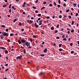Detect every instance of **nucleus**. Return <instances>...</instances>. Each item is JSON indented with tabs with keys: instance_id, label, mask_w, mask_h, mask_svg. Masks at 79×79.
I'll list each match as a JSON object with an SVG mask.
<instances>
[{
	"instance_id": "57",
	"label": "nucleus",
	"mask_w": 79,
	"mask_h": 79,
	"mask_svg": "<svg viewBox=\"0 0 79 79\" xmlns=\"http://www.w3.org/2000/svg\"><path fill=\"white\" fill-rule=\"evenodd\" d=\"M7 16H8V17L9 18H10V15H8Z\"/></svg>"
},
{
	"instance_id": "37",
	"label": "nucleus",
	"mask_w": 79,
	"mask_h": 79,
	"mask_svg": "<svg viewBox=\"0 0 79 79\" xmlns=\"http://www.w3.org/2000/svg\"><path fill=\"white\" fill-rule=\"evenodd\" d=\"M63 40L66 41V40L67 39H66V38H64L63 39Z\"/></svg>"
},
{
	"instance_id": "40",
	"label": "nucleus",
	"mask_w": 79,
	"mask_h": 79,
	"mask_svg": "<svg viewBox=\"0 0 79 79\" xmlns=\"http://www.w3.org/2000/svg\"><path fill=\"white\" fill-rule=\"evenodd\" d=\"M69 19H71V16L70 15H69Z\"/></svg>"
},
{
	"instance_id": "45",
	"label": "nucleus",
	"mask_w": 79,
	"mask_h": 79,
	"mask_svg": "<svg viewBox=\"0 0 79 79\" xmlns=\"http://www.w3.org/2000/svg\"><path fill=\"white\" fill-rule=\"evenodd\" d=\"M44 54H41V56H44Z\"/></svg>"
},
{
	"instance_id": "34",
	"label": "nucleus",
	"mask_w": 79,
	"mask_h": 79,
	"mask_svg": "<svg viewBox=\"0 0 79 79\" xmlns=\"http://www.w3.org/2000/svg\"><path fill=\"white\" fill-rule=\"evenodd\" d=\"M6 32H8V29H6Z\"/></svg>"
},
{
	"instance_id": "11",
	"label": "nucleus",
	"mask_w": 79,
	"mask_h": 79,
	"mask_svg": "<svg viewBox=\"0 0 79 79\" xmlns=\"http://www.w3.org/2000/svg\"><path fill=\"white\" fill-rule=\"evenodd\" d=\"M40 74H41V75H43L44 74V72H40Z\"/></svg>"
},
{
	"instance_id": "1",
	"label": "nucleus",
	"mask_w": 79,
	"mask_h": 79,
	"mask_svg": "<svg viewBox=\"0 0 79 79\" xmlns=\"http://www.w3.org/2000/svg\"><path fill=\"white\" fill-rule=\"evenodd\" d=\"M26 45L28 47L29 46H30V43L28 42H26L25 43Z\"/></svg>"
},
{
	"instance_id": "41",
	"label": "nucleus",
	"mask_w": 79,
	"mask_h": 79,
	"mask_svg": "<svg viewBox=\"0 0 79 79\" xmlns=\"http://www.w3.org/2000/svg\"><path fill=\"white\" fill-rule=\"evenodd\" d=\"M41 19L40 18H39L38 19H37L38 21H40Z\"/></svg>"
},
{
	"instance_id": "50",
	"label": "nucleus",
	"mask_w": 79,
	"mask_h": 79,
	"mask_svg": "<svg viewBox=\"0 0 79 79\" xmlns=\"http://www.w3.org/2000/svg\"><path fill=\"white\" fill-rule=\"evenodd\" d=\"M62 18V16L61 15H60V16L59 17V18Z\"/></svg>"
},
{
	"instance_id": "63",
	"label": "nucleus",
	"mask_w": 79,
	"mask_h": 79,
	"mask_svg": "<svg viewBox=\"0 0 79 79\" xmlns=\"http://www.w3.org/2000/svg\"><path fill=\"white\" fill-rule=\"evenodd\" d=\"M53 19H55V15H53V17H52Z\"/></svg>"
},
{
	"instance_id": "16",
	"label": "nucleus",
	"mask_w": 79,
	"mask_h": 79,
	"mask_svg": "<svg viewBox=\"0 0 79 79\" xmlns=\"http://www.w3.org/2000/svg\"><path fill=\"white\" fill-rule=\"evenodd\" d=\"M18 42L19 44H21V41H20L19 40H18Z\"/></svg>"
},
{
	"instance_id": "23",
	"label": "nucleus",
	"mask_w": 79,
	"mask_h": 79,
	"mask_svg": "<svg viewBox=\"0 0 79 79\" xmlns=\"http://www.w3.org/2000/svg\"><path fill=\"white\" fill-rule=\"evenodd\" d=\"M71 32L73 33L74 32V29H72L71 31Z\"/></svg>"
},
{
	"instance_id": "27",
	"label": "nucleus",
	"mask_w": 79,
	"mask_h": 79,
	"mask_svg": "<svg viewBox=\"0 0 79 79\" xmlns=\"http://www.w3.org/2000/svg\"><path fill=\"white\" fill-rule=\"evenodd\" d=\"M54 5H55V6H56V2H54Z\"/></svg>"
},
{
	"instance_id": "35",
	"label": "nucleus",
	"mask_w": 79,
	"mask_h": 79,
	"mask_svg": "<svg viewBox=\"0 0 79 79\" xmlns=\"http://www.w3.org/2000/svg\"><path fill=\"white\" fill-rule=\"evenodd\" d=\"M32 8L34 9H36V8L35 7H34V6H33Z\"/></svg>"
},
{
	"instance_id": "42",
	"label": "nucleus",
	"mask_w": 79,
	"mask_h": 79,
	"mask_svg": "<svg viewBox=\"0 0 79 79\" xmlns=\"http://www.w3.org/2000/svg\"><path fill=\"white\" fill-rule=\"evenodd\" d=\"M24 31V28H22L21 30V31Z\"/></svg>"
},
{
	"instance_id": "30",
	"label": "nucleus",
	"mask_w": 79,
	"mask_h": 79,
	"mask_svg": "<svg viewBox=\"0 0 79 79\" xmlns=\"http://www.w3.org/2000/svg\"><path fill=\"white\" fill-rule=\"evenodd\" d=\"M7 42H10V39H8L7 40Z\"/></svg>"
},
{
	"instance_id": "5",
	"label": "nucleus",
	"mask_w": 79,
	"mask_h": 79,
	"mask_svg": "<svg viewBox=\"0 0 79 79\" xmlns=\"http://www.w3.org/2000/svg\"><path fill=\"white\" fill-rule=\"evenodd\" d=\"M35 26L36 28H37L39 27V25H37V23H35Z\"/></svg>"
},
{
	"instance_id": "59",
	"label": "nucleus",
	"mask_w": 79,
	"mask_h": 79,
	"mask_svg": "<svg viewBox=\"0 0 79 79\" xmlns=\"http://www.w3.org/2000/svg\"><path fill=\"white\" fill-rule=\"evenodd\" d=\"M23 15H25V14H26V12H23Z\"/></svg>"
},
{
	"instance_id": "49",
	"label": "nucleus",
	"mask_w": 79,
	"mask_h": 79,
	"mask_svg": "<svg viewBox=\"0 0 79 79\" xmlns=\"http://www.w3.org/2000/svg\"><path fill=\"white\" fill-rule=\"evenodd\" d=\"M9 12H10V13H11V10L10 9V10H9Z\"/></svg>"
},
{
	"instance_id": "9",
	"label": "nucleus",
	"mask_w": 79,
	"mask_h": 79,
	"mask_svg": "<svg viewBox=\"0 0 79 79\" xmlns=\"http://www.w3.org/2000/svg\"><path fill=\"white\" fill-rule=\"evenodd\" d=\"M5 37L3 36V35H1V39H2V40H3V38H4Z\"/></svg>"
},
{
	"instance_id": "38",
	"label": "nucleus",
	"mask_w": 79,
	"mask_h": 79,
	"mask_svg": "<svg viewBox=\"0 0 79 79\" xmlns=\"http://www.w3.org/2000/svg\"><path fill=\"white\" fill-rule=\"evenodd\" d=\"M50 18V17L49 16H47L46 17V19H49Z\"/></svg>"
},
{
	"instance_id": "64",
	"label": "nucleus",
	"mask_w": 79,
	"mask_h": 79,
	"mask_svg": "<svg viewBox=\"0 0 79 79\" xmlns=\"http://www.w3.org/2000/svg\"><path fill=\"white\" fill-rule=\"evenodd\" d=\"M64 38V35H63L62 36V38Z\"/></svg>"
},
{
	"instance_id": "47",
	"label": "nucleus",
	"mask_w": 79,
	"mask_h": 79,
	"mask_svg": "<svg viewBox=\"0 0 79 79\" xmlns=\"http://www.w3.org/2000/svg\"><path fill=\"white\" fill-rule=\"evenodd\" d=\"M78 16V13H77L75 15V16Z\"/></svg>"
},
{
	"instance_id": "25",
	"label": "nucleus",
	"mask_w": 79,
	"mask_h": 79,
	"mask_svg": "<svg viewBox=\"0 0 79 79\" xmlns=\"http://www.w3.org/2000/svg\"><path fill=\"white\" fill-rule=\"evenodd\" d=\"M13 35H14V34H12V33H11L10 34V36H13Z\"/></svg>"
},
{
	"instance_id": "13",
	"label": "nucleus",
	"mask_w": 79,
	"mask_h": 79,
	"mask_svg": "<svg viewBox=\"0 0 79 79\" xmlns=\"http://www.w3.org/2000/svg\"><path fill=\"white\" fill-rule=\"evenodd\" d=\"M16 21H17V20L16 19H15L13 21V23H15V22H16Z\"/></svg>"
},
{
	"instance_id": "55",
	"label": "nucleus",
	"mask_w": 79,
	"mask_h": 79,
	"mask_svg": "<svg viewBox=\"0 0 79 79\" xmlns=\"http://www.w3.org/2000/svg\"><path fill=\"white\" fill-rule=\"evenodd\" d=\"M70 46H72L73 45V44L72 43H71L70 44Z\"/></svg>"
},
{
	"instance_id": "33",
	"label": "nucleus",
	"mask_w": 79,
	"mask_h": 79,
	"mask_svg": "<svg viewBox=\"0 0 79 79\" xmlns=\"http://www.w3.org/2000/svg\"><path fill=\"white\" fill-rule=\"evenodd\" d=\"M8 69H6V70H5L6 72V71H7L8 70Z\"/></svg>"
},
{
	"instance_id": "58",
	"label": "nucleus",
	"mask_w": 79,
	"mask_h": 79,
	"mask_svg": "<svg viewBox=\"0 0 79 79\" xmlns=\"http://www.w3.org/2000/svg\"><path fill=\"white\" fill-rule=\"evenodd\" d=\"M33 21L32 20H30V23H33Z\"/></svg>"
},
{
	"instance_id": "20",
	"label": "nucleus",
	"mask_w": 79,
	"mask_h": 79,
	"mask_svg": "<svg viewBox=\"0 0 79 79\" xmlns=\"http://www.w3.org/2000/svg\"><path fill=\"white\" fill-rule=\"evenodd\" d=\"M6 5H5L3 6V8H5V7H6Z\"/></svg>"
},
{
	"instance_id": "14",
	"label": "nucleus",
	"mask_w": 79,
	"mask_h": 79,
	"mask_svg": "<svg viewBox=\"0 0 79 79\" xmlns=\"http://www.w3.org/2000/svg\"><path fill=\"white\" fill-rule=\"evenodd\" d=\"M62 46V44H59V47L60 48V47H61Z\"/></svg>"
},
{
	"instance_id": "12",
	"label": "nucleus",
	"mask_w": 79,
	"mask_h": 79,
	"mask_svg": "<svg viewBox=\"0 0 79 79\" xmlns=\"http://www.w3.org/2000/svg\"><path fill=\"white\" fill-rule=\"evenodd\" d=\"M2 27H3L4 28H5V26L4 25H1Z\"/></svg>"
},
{
	"instance_id": "56",
	"label": "nucleus",
	"mask_w": 79,
	"mask_h": 79,
	"mask_svg": "<svg viewBox=\"0 0 79 79\" xmlns=\"http://www.w3.org/2000/svg\"><path fill=\"white\" fill-rule=\"evenodd\" d=\"M45 44V42L44 41H43L42 43V45H44Z\"/></svg>"
},
{
	"instance_id": "52",
	"label": "nucleus",
	"mask_w": 79,
	"mask_h": 79,
	"mask_svg": "<svg viewBox=\"0 0 79 79\" xmlns=\"http://www.w3.org/2000/svg\"><path fill=\"white\" fill-rule=\"evenodd\" d=\"M58 32V30H56L55 31V33H57Z\"/></svg>"
},
{
	"instance_id": "43",
	"label": "nucleus",
	"mask_w": 79,
	"mask_h": 79,
	"mask_svg": "<svg viewBox=\"0 0 79 79\" xmlns=\"http://www.w3.org/2000/svg\"><path fill=\"white\" fill-rule=\"evenodd\" d=\"M19 25H20V26H21L22 25V24H21V22L19 23Z\"/></svg>"
},
{
	"instance_id": "22",
	"label": "nucleus",
	"mask_w": 79,
	"mask_h": 79,
	"mask_svg": "<svg viewBox=\"0 0 79 79\" xmlns=\"http://www.w3.org/2000/svg\"><path fill=\"white\" fill-rule=\"evenodd\" d=\"M6 60L8 61V57L7 56H6Z\"/></svg>"
},
{
	"instance_id": "51",
	"label": "nucleus",
	"mask_w": 79,
	"mask_h": 79,
	"mask_svg": "<svg viewBox=\"0 0 79 79\" xmlns=\"http://www.w3.org/2000/svg\"><path fill=\"white\" fill-rule=\"evenodd\" d=\"M35 13H38V10H36V11H35Z\"/></svg>"
},
{
	"instance_id": "53",
	"label": "nucleus",
	"mask_w": 79,
	"mask_h": 79,
	"mask_svg": "<svg viewBox=\"0 0 79 79\" xmlns=\"http://www.w3.org/2000/svg\"><path fill=\"white\" fill-rule=\"evenodd\" d=\"M46 3H47V2H43V4H44V5L46 4Z\"/></svg>"
},
{
	"instance_id": "10",
	"label": "nucleus",
	"mask_w": 79,
	"mask_h": 79,
	"mask_svg": "<svg viewBox=\"0 0 79 79\" xmlns=\"http://www.w3.org/2000/svg\"><path fill=\"white\" fill-rule=\"evenodd\" d=\"M5 53H6V54H8V51L6 50L5 51Z\"/></svg>"
},
{
	"instance_id": "62",
	"label": "nucleus",
	"mask_w": 79,
	"mask_h": 79,
	"mask_svg": "<svg viewBox=\"0 0 79 79\" xmlns=\"http://www.w3.org/2000/svg\"><path fill=\"white\" fill-rule=\"evenodd\" d=\"M5 2H8V1L7 0H5Z\"/></svg>"
},
{
	"instance_id": "36",
	"label": "nucleus",
	"mask_w": 79,
	"mask_h": 79,
	"mask_svg": "<svg viewBox=\"0 0 79 79\" xmlns=\"http://www.w3.org/2000/svg\"><path fill=\"white\" fill-rule=\"evenodd\" d=\"M74 21H72V24L73 25L74 24Z\"/></svg>"
},
{
	"instance_id": "28",
	"label": "nucleus",
	"mask_w": 79,
	"mask_h": 79,
	"mask_svg": "<svg viewBox=\"0 0 79 79\" xmlns=\"http://www.w3.org/2000/svg\"><path fill=\"white\" fill-rule=\"evenodd\" d=\"M73 5H74V7L76 6V4L74 3L73 4Z\"/></svg>"
},
{
	"instance_id": "31",
	"label": "nucleus",
	"mask_w": 79,
	"mask_h": 79,
	"mask_svg": "<svg viewBox=\"0 0 79 79\" xmlns=\"http://www.w3.org/2000/svg\"><path fill=\"white\" fill-rule=\"evenodd\" d=\"M52 4H50L49 5V6H52Z\"/></svg>"
},
{
	"instance_id": "17",
	"label": "nucleus",
	"mask_w": 79,
	"mask_h": 79,
	"mask_svg": "<svg viewBox=\"0 0 79 79\" xmlns=\"http://www.w3.org/2000/svg\"><path fill=\"white\" fill-rule=\"evenodd\" d=\"M59 26H60V25H59V24H58L56 27V28H58V27H59Z\"/></svg>"
},
{
	"instance_id": "3",
	"label": "nucleus",
	"mask_w": 79,
	"mask_h": 79,
	"mask_svg": "<svg viewBox=\"0 0 79 79\" xmlns=\"http://www.w3.org/2000/svg\"><path fill=\"white\" fill-rule=\"evenodd\" d=\"M22 43H25L26 42V40L24 39H22L21 40Z\"/></svg>"
},
{
	"instance_id": "18",
	"label": "nucleus",
	"mask_w": 79,
	"mask_h": 79,
	"mask_svg": "<svg viewBox=\"0 0 79 79\" xmlns=\"http://www.w3.org/2000/svg\"><path fill=\"white\" fill-rule=\"evenodd\" d=\"M66 3L64 4L63 5L64 6V7H66Z\"/></svg>"
},
{
	"instance_id": "46",
	"label": "nucleus",
	"mask_w": 79,
	"mask_h": 79,
	"mask_svg": "<svg viewBox=\"0 0 79 79\" xmlns=\"http://www.w3.org/2000/svg\"><path fill=\"white\" fill-rule=\"evenodd\" d=\"M57 7L58 8H60V5H57Z\"/></svg>"
},
{
	"instance_id": "21",
	"label": "nucleus",
	"mask_w": 79,
	"mask_h": 79,
	"mask_svg": "<svg viewBox=\"0 0 79 79\" xmlns=\"http://www.w3.org/2000/svg\"><path fill=\"white\" fill-rule=\"evenodd\" d=\"M45 8V7H42V8H41V10H43V9H44Z\"/></svg>"
},
{
	"instance_id": "60",
	"label": "nucleus",
	"mask_w": 79,
	"mask_h": 79,
	"mask_svg": "<svg viewBox=\"0 0 79 79\" xmlns=\"http://www.w3.org/2000/svg\"><path fill=\"white\" fill-rule=\"evenodd\" d=\"M8 64H5V66H8Z\"/></svg>"
},
{
	"instance_id": "15",
	"label": "nucleus",
	"mask_w": 79,
	"mask_h": 79,
	"mask_svg": "<svg viewBox=\"0 0 79 79\" xmlns=\"http://www.w3.org/2000/svg\"><path fill=\"white\" fill-rule=\"evenodd\" d=\"M11 7V4H10L9 5V8H10Z\"/></svg>"
},
{
	"instance_id": "4",
	"label": "nucleus",
	"mask_w": 79,
	"mask_h": 79,
	"mask_svg": "<svg viewBox=\"0 0 79 79\" xmlns=\"http://www.w3.org/2000/svg\"><path fill=\"white\" fill-rule=\"evenodd\" d=\"M22 58V56H18L16 57V59H19V60H20L21 58Z\"/></svg>"
},
{
	"instance_id": "54",
	"label": "nucleus",
	"mask_w": 79,
	"mask_h": 79,
	"mask_svg": "<svg viewBox=\"0 0 79 79\" xmlns=\"http://www.w3.org/2000/svg\"><path fill=\"white\" fill-rule=\"evenodd\" d=\"M38 0H36L35 2V3H38Z\"/></svg>"
},
{
	"instance_id": "26",
	"label": "nucleus",
	"mask_w": 79,
	"mask_h": 79,
	"mask_svg": "<svg viewBox=\"0 0 79 79\" xmlns=\"http://www.w3.org/2000/svg\"><path fill=\"white\" fill-rule=\"evenodd\" d=\"M58 2L59 4H60V3H61V1H60V0H59Z\"/></svg>"
},
{
	"instance_id": "32",
	"label": "nucleus",
	"mask_w": 79,
	"mask_h": 79,
	"mask_svg": "<svg viewBox=\"0 0 79 79\" xmlns=\"http://www.w3.org/2000/svg\"><path fill=\"white\" fill-rule=\"evenodd\" d=\"M38 16L39 17H40V16H41V14H39L38 15Z\"/></svg>"
},
{
	"instance_id": "19",
	"label": "nucleus",
	"mask_w": 79,
	"mask_h": 79,
	"mask_svg": "<svg viewBox=\"0 0 79 79\" xmlns=\"http://www.w3.org/2000/svg\"><path fill=\"white\" fill-rule=\"evenodd\" d=\"M74 51H72L71 52V53L72 54H73V53H74Z\"/></svg>"
},
{
	"instance_id": "24",
	"label": "nucleus",
	"mask_w": 79,
	"mask_h": 79,
	"mask_svg": "<svg viewBox=\"0 0 79 79\" xmlns=\"http://www.w3.org/2000/svg\"><path fill=\"white\" fill-rule=\"evenodd\" d=\"M59 51H60V52H61V51H62V49H61V48H60V49H59Z\"/></svg>"
},
{
	"instance_id": "2",
	"label": "nucleus",
	"mask_w": 79,
	"mask_h": 79,
	"mask_svg": "<svg viewBox=\"0 0 79 79\" xmlns=\"http://www.w3.org/2000/svg\"><path fill=\"white\" fill-rule=\"evenodd\" d=\"M8 33L5 32L3 34L4 36H8Z\"/></svg>"
},
{
	"instance_id": "7",
	"label": "nucleus",
	"mask_w": 79,
	"mask_h": 79,
	"mask_svg": "<svg viewBox=\"0 0 79 79\" xmlns=\"http://www.w3.org/2000/svg\"><path fill=\"white\" fill-rule=\"evenodd\" d=\"M47 52V48H45V49L44 51V53H46Z\"/></svg>"
},
{
	"instance_id": "44",
	"label": "nucleus",
	"mask_w": 79,
	"mask_h": 79,
	"mask_svg": "<svg viewBox=\"0 0 79 79\" xmlns=\"http://www.w3.org/2000/svg\"><path fill=\"white\" fill-rule=\"evenodd\" d=\"M56 39H60V37H56Z\"/></svg>"
},
{
	"instance_id": "29",
	"label": "nucleus",
	"mask_w": 79,
	"mask_h": 79,
	"mask_svg": "<svg viewBox=\"0 0 79 79\" xmlns=\"http://www.w3.org/2000/svg\"><path fill=\"white\" fill-rule=\"evenodd\" d=\"M51 30H53V29H54V27H51Z\"/></svg>"
},
{
	"instance_id": "39",
	"label": "nucleus",
	"mask_w": 79,
	"mask_h": 79,
	"mask_svg": "<svg viewBox=\"0 0 79 79\" xmlns=\"http://www.w3.org/2000/svg\"><path fill=\"white\" fill-rule=\"evenodd\" d=\"M69 11V9H68L67 10H66V13H68V11Z\"/></svg>"
},
{
	"instance_id": "6",
	"label": "nucleus",
	"mask_w": 79,
	"mask_h": 79,
	"mask_svg": "<svg viewBox=\"0 0 79 79\" xmlns=\"http://www.w3.org/2000/svg\"><path fill=\"white\" fill-rule=\"evenodd\" d=\"M2 49V50H6V48L3 47H0V49Z\"/></svg>"
},
{
	"instance_id": "61",
	"label": "nucleus",
	"mask_w": 79,
	"mask_h": 79,
	"mask_svg": "<svg viewBox=\"0 0 79 79\" xmlns=\"http://www.w3.org/2000/svg\"><path fill=\"white\" fill-rule=\"evenodd\" d=\"M53 45H54V47H56V44H53Z\"/></svg>"
},
{
	"instance_id": "48",
	"label": "nucleus",
	"mask_w": 79,
	"mask_h": 79,
	"mask_svg": "<svg viewBox=\"0 0 79 79\" xmlns=\"http://www.w3.org/2000/svg\"><path fill=\"white\" fill-rule=\"evenodd\" d=\"M67 30H68V31H70V29H69V28H67Z\"/></svg>"
},
{
	"instance_id": "8",
	"label": "nucleus",
	"mask_w": 79,
	"mask_h": 79,
	"mask_svg": "<svg viewBox=\"0 0 79 79\" xmlns=\"http://www.w3.org/2000/svg\"><path fill=\"white\" fill-rule=\"evenodd\" d=\"M26 2H24L23 3V7H25V5H26Z\"/></svg>"
}]
</instances>
